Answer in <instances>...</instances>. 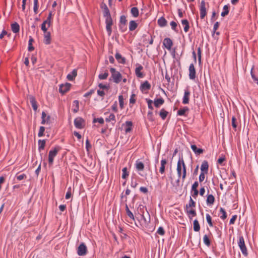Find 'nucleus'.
Wrapping results in <instances>:
<instances>
[{
  "label": "nucleus",
  "instance_id": "19",
  "mask_svg": "<svg viewBox=\"0 0 258 258\" xmlns=\"http://www.w3.org/2000/svg\"><path fill=\"white\" fill-rule=\"evenodd\" d=\"M166 163H167V161L166 159H163L161 160V166H160V168L159 169V172L161 174H164L165 172V165L166 164Z\"/></svg>",
  "mask_w": 258,
  "mask_h": 258
},
{
  "label": "nucleus",
  "instance_id": "7",
  "mask_svg": "<svg viewBox=\"0 0 258 258\" xmlns=\"http://www.w3.org/2000/svg\"><path fill=\"white\" fill-rule=\"evenodd\" d=\"M75 127L79 129H82L84 126V120L81 117H77L74 120Z\"/></svg>",
  "mask_w": 258,
  "mask_h": 258
},
{
  "label": "nucleus",
  "instance_id": "57",
  "mask_svg": "<svg viewBox=\"0 0 258 258\" xmlns=\"http://www.w3.org/2000/svg\"><path fill=\"white\" fill-rule=\"evenodd\" d=\"M135 95L133 94L130 99V104H134L136 102V100L135 99Z\"/></svg>",
  "mask_w": 258,
  "mask_h": 258
},
{
  "label": "nucleus",
  "instance_id": "52",
  "mask_svg": "<svg viewBox=\"0 0 258 258\" xmlns=\"http://www.w3.org/2000/svg\"><path fill=\"white\" fill-rule=\"evenodd\" d=\"M187 213L189 215H191L193 216H195L196 215V212L194 209L188 210L187 209Z\"/></svg>",
  "mask_w": 258,
  "mask_h": 258
},
{
  "label": "nucleus",
  "instance_id": "48",
  "mask_svg": "<svg viewBox=\"0 0 258 258\" xmlns=\"http://www.w3.org/2000/svg\"><path fill=\"white\" fill-rule=\"evenodd\" d=\"M196 206V203L194 201V200L192 199V198L190 197L189 200V202L188 205H186V208L187 209L188 207H195Z\"/></svg>",
  "mask_w": 258,
  "mask_h": 258
},
{
  "label": "nucleus",
  "instance_id": "61",
  "mask_svg": "<svg viewBox=\"0 0 258 258\" xmlns=\"http://www.w3.org/2000/svg\"><path fill=\"white\" fill-rule=\"evenodd\" d=\"M120 22L121 24L125 25L126 23V18L124 16H121L120 17Z\"/></svg>",
  "mask_w": 258,
  "mask_h": 258
},
{
  "label": "nucleus",
  "instance_id": "2",
  "mask_svg": "<svg viewBox=\"0 0 258 258\" xmlns=\"http://www.w3.org/2000/svg\"><path fill=\"white\" fill-rule=\"evenodd\" d=\"M176 170L178 177H181L182 180L184 181L186 175V170L185 164L182 157L179 158Z\"/></svg>",
  "mask_w": 258,
  "mask_h": 258
},
{
  "label": "nucleus",
  "instance_id": "51",
  "mask_svg": "<svg viewBox=\"0 0 258 258\" xmlns=\"http://www.w3.org/2000/svg\"><path fill=\"white\" fill-rule=\"evenodd\" d=\"M251 76L253 81L258 85V78L252 73V69L251 70Z\"/></svg>",
  "mask_w": 258,
  "mask_h": 258
},
{
  "label": "nucleus",
  "instance_id": "25",
  "mask_svg": "<svg viewBox=\"0 0 258 258\" xmlns=\"http://www.w3.org/2000/svg\"><path fill=\"white\" fill-rule=\"evenodd\" d=\"M79 109V102L78 100H75L73 102L72 110L74 113H76Z\"/></svg>",
  "mask_w": 258,
  "mask_h": 258
},
{
  "label": "nucleus",
  "instance_id": "26",
  "mask_svg": "<svg viewBox=\"0 0 258 258\" xmlns=\"http://www.w3.org/2000/svg\"><path fill=\"white\" fill-rule=\"evenodd\" d=\"M105 121L106 122L113 121L112 123V124H114L115 122V117L114 114L113 113L110 114L108 117L105 118Z\"/></svg>",
  "mask_w": 258,
  "mask_h": 258
},
{
  "label": "nucleus",
  "instance_id": "59",
  "mask_svg": "<svg viewBox=\"0 0 258 258\" xmlns=\"http://www.w3.org/2000/svg\"><path fill=\"white\" fill-rule=\"evenodd\" d=\"M232 125L233 128H236L237 127V124L236 123V118L233 116L232 118Z\"/></svg>",
  "mask_w": 258,
  "mask_h": 258
},
{
  "label": "nucleus",
  "instance_id": "22",
  "mask_svg": "<svg viewBox=\"0 0 258 258\" xmlns=\"http://www.w3.org/2000/svg\"><path fill=\"white\" fill-rule=\"evenodd\" d=\"M208 167L209 165L208 162L206 161H203L201 166L202 172H205V173H207L208 170Z\"/></svg>",
  "mask_w": 258,
  "mask_h": 258
},
{
  "label": "nucleus",
  "instance_id": "55",
  "mask_svg": "<svg viewBox=\"0 0 258 258\" xmlns=\"http://www.w3.org/2000/svg\"><path fill=\"white\" fill-rule=\"evenodd\" d=\"M112 110L114 112L117 111V101L114 102L113 104L111 106Z\"/></svg>",
  "mask_w": 258,
  "mask_h": 258
},
{
  "label": "nucleus",
  "instance_id": "49",
  "mask_svg": "<svg viewBox=\"0 0 258 258\" xmlns=\"http://www.w3.org/2000/svg\"><path fill=\"white\" fill-rule=\"evenodd\" d=\"M16 177L17 178V179L18 180H22L26 178L27 176L25 174H22L21 175H16Z\"/></svg>",
  "mask_w": 258,
  "mask_h": 258
},
{
  "label": "nucleus",
  "instance_id": "10",
  "mask_svg": "<svg viewBox=\"0 0 258 258\" xmlns=\"http://www.w3.org/2000/svg\"><path fill=\"white\" fill-rule=\"evenodd\" d=\"M189 78L190 80H194L196 78V70L193 63L189 65Z\"/></svg>",
  "mask_w": 258,
  "mask_h": 258
},
{
  "label": "nucleus",
  "instance_id": "32",
  "mask_svg": "<svg viewBox=\"0 0 258 258\" xmlns=\"http://www.w3.org/2000/svg\"><path fill=\"white\" fill-rule=\"evenodd\" d=\"M131 13L132 16L135 18H137L139 16V10L137 7L132 8Z\"/></svg>",
  "mask_w": 258,
  "mask_h": 258
},
{
  "label": "nucleus",
  "instance_id": "56",
  "mask_svg": "<svg viewBox=\"0 0 258 258\" xmlns=\"http://www.w3.org/2000/svg\"><path fill=\"white\" fill-rule=\"evenodd\" d=\"M98 87L100 88V89H108V88H109V86L107 85H105V84H103L102 83H100L98 85Z\"/></svg>",
  "mask_w": 258,
  "mask_h": 258
},
{
  "label": "nucleus",
  "instance_id": "41",
  "mask_svg": "<svg viewBox=\"0 0 258 258\" xmlns=\"http://www.w3.org/2000/svg\"><path fill=\"white\" fill-rule=\"evenodd\" d=\"M122 176L121 177L123 179H125L128 176V172L127 171V168L124 167L122 169Z\"/></svg>",
  "mask_w": 258,
  "mask_h": 258
},
{
  "label": "nucleus",
  "instance_id": "21",
  "mask_svg": "<svg viewBox=\"0 0 258 258\" xmlns=\"http://www.w3.org/2000/svg\"><path fill=\"white\" fill-rule=\"evenodd\" d=\"M30 102L34 110L36 111L37 109V105L35 98L33 96L30 97Z\"/></svg>",
  "mask_w": 258,
  "mask_h": 258
},
{
  "label": "nucleus",
  "instance_id": "13",
  "mask_svg": "<svg viewBox=\"0 0 258 258\" xmlns=\"http://www.w3.org/2000/svg\"><path fill=\"white\" fill-rule=\"evenodd\" d=\"M135 167L138 171H142L144 169V164L142 162L138 160L136 162Z\"/></svg>",
  "mask_w": 258,
  "mask_h": 258
},
{
  "label": "nucleus",
  "instance_id": "50",
  "mask_svg": "<svg viewBox=\"0 0 258 258\" xmlns=\"http://www.w3.org/2000/svg\"><path fill=\"white\" fill-rule=\"evenodd\" d=\"M157 233L160 235H163L165 234V231L163 227H159L157 231Z\"/></svg>",
  "mask_w": 258,
  "mask_h": 258
},
{
  "label": "nucleus",
  "instance_id": "47",
  "mask_svg": "<svg viewBox=\"0 0 258 258\" xmlns=\"http://www.w3.org/2000/svg\"><path fill=\"white\" fill-rule=\"evenodd\" d=\"M44 131H45V127L44 126H40V128H39V132H38V136L39 137H42L43 136V135H44Z\"/></svg>",
  "mask_w": 258,
  "mask_h": 258
},
{
  "label": "nucleus",
  "instance_id": "12",
  "mask_svg": "<svg viewBox=\"0 0 258 258\" xmlns=\"http://www.w3.org/2000/svg\"><path fill=\"white\" fill-rule=\"evenodd\" d=\"M190 92L188 89L184 90V95L182 99V103L184 104H187L189 103Z\"/></svg>",
  "mask_w": 258,
  "mask_h": 258
},
{
  "label": "nucleus",
  "instance_id": "20",
  "mask_svg": "<svg viewBox=\"0 0 258 258\" xmlns=\"http://www.w3.org/2000/svg\"><path fill=\"white\" fill-rule=\"evenodd\" d=\"M157 22L159 26L161 27H164L167 25V21L163 17H160Z\"/></svg>",
  "mask_w": 258,
  "mask_h": 258
},
{
  "label": "nucleus",
  "instance_id": "54",
  "mask_svg": "<svg viewBox=\"0 0 258 258\" xmlns=\"http://www.w3.org/2000/svg\"><path fill=\"white\" fill-rule=\"evenodd\" d=\"M71 187H69V189H68V190L67 191V192L66 193V199H69L71 197Z\"/></svg>",
  "mask_w": 258,
  "mask_h": 258
},
{
  "label": "nucleus",
  "instance_id": "11",
  "mask_svg": "<svg viewBox=\"0 0 258 258\" xmlns=\"http://www.w3.org/2000/svg\"><path fill=\"white\" fill-rule=\"evenodd\" d=\"M163 45L168 50H170L173 45V42L169 38H165L163 40Z\"/></svg>",
  "mask_w": 258,
  "mask_h": 258
},
{
  "label": "nucleus",
  "instance_id": "33",
  "mask_svg": "<svg viewBox=\"0 0 258 258\" xmlns=\"http://www.w3.org/2000/svg\"><path fill=\"white\" fill-rule=\"evenodd\" d=\"M151 85L148 81H145L141 85V89L142 90H148L150 89Z\"/></svg>",
  "mask_w": 258,
  "mask_h": 258
},
{
  "label": "nucleus",
  "instance_id": "14",
  "mask_svg": "<svg viewBox=\"0 0 258 258\" xmlns=\"http://www.w3.org/2000/svg\"><path fill=\"white\" fill-rule=\"evenodd\" d=\"M44 43L45 44H49L51 43L50 33L49 32H44Z\"/></svg>",
  "mask_w": 258,
  "mask_h": 258
},
{
  "label": "nucleus",
  "instance_id": "36",
  "mask_svg": "<svg viewBox=\"0 0 258 258\" xmlns=\"http://www.w3.org/2000/svg\"><path fill=\"white\" fill-rule=\"evenodd\" d=\"M193 224H194V231L196 232L199 231V230L200 229V226L198 221L197 219H196L194 221Z\"/></svg>",
  "mask_w": 258,
  "mask_h": 258
},
{
  "label": "nucleus",
  "instance_id": "18",
  "mask_svg": "<svg viewBox=\"0 0 258 258\" xmlns=\"http://www.w3.org/2000/svg\"><path fill=\"white\" fill-rule=\"evenodd\" d=\"M191 148L193 152L196 155H200L203 152V150L200 148H198L195 145H191Z\"/></svg>",
  "mask_w": 258,
  "mask_h": 258
},
{
  "label": "nucleus",
  "instance_id": "4",
  "mask_svg": "<svg viewBox=\"0 0 258 258\" xmlns=\"http://www.w3.org/2000/svg\"><path fill=\"white\" fill-rule=\"evenodd\" d=\"M60 148L56 147L49 152L48 155V163L49 165H52L53 163L54 157L57 155Z\"/></svg>",
  "mask_w": 258,
  "mask_h": 258
},
{
  "label": "nucleus",
  "instance_id": "63",
  "mask_svg": "<svg viewBox=\"0 0 258 258\" xmlns=\"http://www.w3.org/2000/svg\"><path fill=\"white\" fill-rule=\"evenodd\" d=\"M137 185H138L137 181L136 180H134L132 179V181H131V186L133 188H135L137 187Z\"/></svg>",
  "mask_w": 258,
  "mask_h": 258
},
{
  "label": "nucleus",
  "instance_id": "24",
  "mask_svg": "<svg viewBox=\"0 0 258 258\" xmlns=\"http://www.w3.org/2000/svg\"><path fill=\"white\" fill-rule=\"evenodd\" d=\"M138 27V24L135 21L132 20L129 23V30L130 31H134Z\"/></svg>",
  "mask_w": 258,
  "mask_h": 258
},
{
  "label": "nucleus",
  "instance_id": "37",
  "mask_svg": "<svg viewBox=\"0 0 258 258\" xmlns=\"http://www.w3.org/2000/svg\"><path fill=\"white\" fill-rule=\"evenodd\" d=\"M229 13V7L228 5H225L223 7V11L221 13V16L225 17Z\"/></svg>",
  "mask_w": 258,
  "mask_h": 258
},
{
  "label": "nucleus",
  "instance_id": "9",
  "mask_svg": "<svg viewBox=\"0 0 258 258\" xmlns=\"http://www.w3.org/2000/svg\"><path fill=\"white\" fill-rule=\"evenodd\" d=\"M87 247L83 243H81L77 249V253L80 256H84L86 254Z\"/></svg>",
  "mask_w": 258,
  "mask_h": 258
},
{
  "label": "nucleus",
  "instance_id": "64",
  "mask_svg": "<svg viewBox=\"0 0 258 258\" xmlns=\"http://www.w3.org/2000/svg\"><path fill=\"white\" fill-rule=\"evenodd\" d=\"M140 190L141 192H143L144 194H146L148 192V189L146 187L142 186L140 188Z\"/></svg>",
  "mask_w": 258,
  "mask_h": 258
},
{
  "label": "nucleus",
  "instance_id": "60",
  "mask_svg": "<svg viewBox=\"0 0 258 258\" xmlns=\"http://www.w3.org/2000/svg\"><path fill=\"white\" fill-rule=\"evenodd\" d=\"M237 218V216L236 215H233L232 218L230 219V221H229V224H233L236 220Z\"/></svg>",
  "mask_w": 258,
  "mask_h": 258
},
{
  "label": "nucleus",
  "instance_id": "58",
  "mask_svg": "<svg viewBox=\"0 0 258 258\" xmlns=\"http://www.w3.org/2000/svg\"><path fill=\"white\" fill-rule=\"evenodd\" d=\"M199 183L198 181H195L194 184L192 185L191 186V190H195L196 189H197V187H198Z\"/></svg>",
  "mask_w": 258,
  "mask_h": 258
},
{
  "label": "nucleus",
  "instance_id": "42",
  "mask_svg": "<svg viewBox=\"0 0 258 258\" xmlns=\"http://www.w3.org/2000/svg\"><path fill=\"white\" fill-rule=\"evenodd\" d=\"M123 99H124L122 95H119L118 96L119 104L121 109H122L124 107Z\"/></svg>",
  "mask_w": 258,
  "mask_h": 258
},
{
  "label": "nucleus",
  "instance_id": "38",
  "mask_svg": "<svg viewBox=\"0 0 258 258\" xmlns=\"http://www.w3.org/2000/svg\"><path fill=\"white\" fill-rule=\"evenodd\" d=\"M125 211H126L127 216L130 218H131L132 219L134 220V216L133 213L130 210L127 205H126V206H125Z\"/></svg>",
  "mask_w": 258,
  "mask_h": 258
},
{
  "label": "nucleus",
  "instance_id": "3",
  "mask_svg": "<svg viewBox=\"0 0 258 258\" xmlns=\"http://www.w3.org/2000/svg\"><path fill=\"white\" fill-rule=\"evenodd\" d=\"M110 71L111 74V78L113 82L116 84L119 83L122 80V76L121 74L113 68H111Z\"/></svg>",
  "mask_w": 258,
  "mask_h": 258
},
{
  "label": "nucleus",
  "instance_id": "53",
  "mask_svg": "<svg viewBox=\"0 0 258 258\" xmlns=\"http://www.w3.org/2000/svg\"><path fill=\"white\" fill-rule=\"evenodd\" d=\"M46 25L47 24H45L44 22L41 25V29L44 32V33L47 32V28H48L47 26L46 27Z\"/></svg>",
  "mask_w": 258,
  "mask_h": 258
},
{
  "label": "nucleus",
  "instance_id": "39",
  "mask_svg": "<svg viewBox=\"0 0 258 258\" xmlns=\"http://www.w3.org/2000/svg\"><path fill=\"white\" fill-rule=\"evenodd\" d=\"M220 212L222 214L220 216V218L222 220H224L227 217V214L225 210L223 208H220Z\"/></svg>",
  "mask_w": 258,
  "mask_h": 258
},
{
  "label": "nucleus",
  "instance_id": "34",
  "mask_svg": "<svg viewBox=\"0 0 258 258\" xmlns=\"http://www.w3.org/2000/svg\"><path fill=\"white\" fill-rule=\"evenodd\" d=\"M207 204L212 205L215 201V198L212 195H209L207 198Z\"/></svg>",
  "mask_w": 258,
  "mask_h": 258
},
{
  "label": "nucleus",
  "instance_id": "23",
  "mask_svg": "<svg viewBox=\"0 0 258 258\" xmlns=\"http://www.w3.org/2000/svg\"><path fill=\"white\" fill-rule=\"evenodd\" d=\"M11 29L14 33H17L20 31V26L17 23L15 22L11 25Z\"/></svg>",
  "mask_w": 258,
  "mask_h": 258
},
{
  "label": "nucleus",
  "instance_id": "40",
  "mask_svg": "<svg viewBox=\"0 0 258 258\" xmlns=\"http://www.w3.org/2000/svg\"><path fill=\"white\" fill-rule=\"evenodd\" d=\"M203 241L205 245L209 246L211 244L210 240L207 235H205L203 237Z\"/></svg>",
  "mask_w": 258,
  "mask_h": 258
},
{
  "label": "nucleus",
  "instance_id": "31",
  "mask_svg": "<svg viewBox=\"0 0 258 258\" xmlns=\"http://www.w3.org/2000/svg\"><path fill=\"white\" fill-rule=\"evenodd\" d=\"M45 145V141L44 140H39L38 141V150L39 151L43 150Z\"/></svg>",
  "mask_w": 258,
  "mask_h": 258
},
{
  "label": "nucleus",
  "instance_id": "5",
  "mask_svg": "<svg viewBox=\"0 0 258 258\" xmlns=\"http://www.w3.org/2000/svg\"><path fill=\"white\" fill-rule=\"evenodd\" d=\"M238 244L242 253L244 255L246 256L247 255V249L245 245L244 238L242 236L239 237Z\"/></svg>",
  "mask_w": 258,
  "mask_h": 258
},
{
  "label": "nucleus",
  "instance_id": "16",
  "mask_svg": "<svg viewBox=\"0 0 258 258\" xmlns=\"http://www.w3.org/2000/svg\"><path fill=\"white\" fill-rule=\"evenodd\" d=\"M77 75V71L76 70L74 69L72 71V72L71 73H69L67 75V78L69 81H73Z\"/></svg>",
  "mask_w": 258,
  "mask_h": 258
},
{
  "label": "nucleus",
  "instance_id": "28",
  "mask_svg": "<svg viewBox=\"0 0 258 258\" xmlns=\"http://www.w3.org/2000/svg\"><path fill=\"white\" fill-rule=\"evenodd\" d=\"M115 57L119 63H124L125 62V58L122 57L121 55L119 53H116L115 55Z\"/></svg>",
  "mask_w": 258,
  "mask_h": 258
},
{
  "label": "nucleus",
  "instance_id": "45",
  "mask_svg": "<svg viewBox=\"0 0 258 258\" xmlns=\"http://www.w3.org/2000/svg\"><path fill=\"white\" fill-rule=\"evenodd\" d=\"M170 25L171 27V29L174 30L175 32H177V30L176 29L177 27V23L174 21H171L170 23Z\"/></svg>",
  "mask_w": 258,
  "mask_h": 258
},
{
  "label": "nucleus",
  "instance_id": "15",
  "mask_svg": "<svg viewBox=\"0 0 258 258\" xmlns=\"http://www.w3.org/2000/svg\"><path fill=\"white\" fill-rule=\"evenodd\" d=\"M124 125L125 126L124 131L126 134L130 133L132 130L133 123L131 121H126Z\"/></svg>",
  "mask_w": 258,
  "mask_h": 258
},
{
  "label": "nucleus",
  "instance_id": "35",
  "mask_svg": "<svg viewBox=\"0 0 258 258\" xmlns=\"http://www.w3.org/2000/svg\"><path fill=\"white\" fill-rule=\"evenodd\" d=\"M188 110V108L187 107H184L182 109H180L177 111V114L179 116L184 115L186 112Z\"/></svg>",
  "mask_w": 258,
  "mask_h": 258
},
{
  "label": "nucleus",
  "instance_id": "29",
  "mask_svg": "<svg viewBox=\"0 0 258 258\" xmlns=\"http://www.w3.org/2000/svg\"><path fill=\"white\" fill-rule=\"evenodd\" d=\"M108 75L109 74L107 71H105L104 72H101L98 76V78L100 80H105L107 79Z\"/></svg>",
  "mask_w": 258,
  "mask_h": 258
},
{
  "label": "nucleus",
  "instance_id": "8",
  "mask_svg": "<svg viewBox=\"0 0 258 258\" xmlns=\"http://www.w3.org/2000/svg\"><path fill=\"white\" fill-rule=\"evenodd\" d=\"M71 86V84L69 83L61 84L59 86V92L62 94H64L70 89Z\"/></svg>",
  "mask_w": 258,
  "mask_h": 258
},
{
  "label": "nucleus",
  "instance_id": "17",
  "mask_svg": "<svg viewBox=\"0 0 258 258\" xmlns=\"http://www.w3.org/2000/svg\"><path fill=\"white\" fill-rule=\"evenodd\" d=\"M143 68L142 66L139 65L138 67L136 68L135 70V73L136 76L140 78H142L143 77V74L141 72V71L143 70Z\"/></svg>",
  "mask_w": 258,
  "mask_h": 258
},
{
  "label": "nucleus",
  "instance_id": "27",
  "mask_svg": "<svg viewBox=\"0 0 258 258\" xmlns=\"http://www.w3.org/2000/svg\"><path fill=\"white\" fill-rule=\"evenodd\" d=\"M181 24L184 26V31L185 32H187L189 30V23L187 20H182L181 21Z\"/></svg>",
  "mask_w": 258,
  "mask_h": 258
},
{
  "label": "nucleus",
  "instance_id": "30",
  "mask_svg": "<svg viewBox=\"0 0 258 258\" xmlns=\"http://www.w3.org/2000/svg\"><path fill=\"white\" fill-rule=\"evenodd\" d=\"M164 100L163 99L160 98H158L157 99H155L154 100V105L156 107H159L160 106H161V105H162L163 103H164Z\"/></svg>",
  "mask_w": 258,
  "mask_h": 258
},
{
  "label": "nucleus",
  "instance_id": "6",
  "mask_svg": "<svg viewBox=\"0 0 258 258\" xmlns=\"http://www.w3.org/2000/svg\"><path fill=\"white\" fill-rule=\"evenodd\" d=\"M206 5V4L205 1H202L200 6V17L201 19H204L207 14Z\"/></svg>",
  "mask_w": 258,
  "mask_h": 258
},
{
  "label": "nucleus",
  "instance_id": "44",
  "mask_svg": "<svg viewBox=\"0 0 258 258\" xmlns=\"http://www.w3.org/2000/svg\"><path fill=\"white\" fill-rule=\"evenodd\" d=\"M167 115V112L164 109H162L160 112V116L163 119H165Z\"/></svg>",
  "mask_w": 258,
  "mask_h": 258
},
{
  "label": "nucleus",
  "instance_id": "46",
  "mask_svg": "<svg viewBox=\"0 0 258 258\" xmlns=\"http://www.w3.org/2000/svg\"><path fill=\"white\" fill-rule=\"evenodd\" d=\"M97 122H99L100 124H103L104 123V120L102 117L95 118L93 120V122L95 123Z\"/></svg>",
  "mask_w": 258,
  "mask_h": 258
},
{
  "label": "nucleus",
  "instance_id": "43",
  "mask_svg": "<svg viewBox=\"0 0 258 258\" xmlns=\"http://www.w3.org/2000/svg\"><path fill=\"white\" fill-rule=\"evenodd\" d=\"M206 220H207V221L210 227H212L213 226V223L212 222V218L210 216V215L209 214H207L206 215Z\"/></svg>",
  "mask_w": 258,
  "mask_h": 258
},
{
  "label": "nucleus",
  "instance_id": "62",
  "mask_svg": "<svg viewBox=\"0 0 258 258\" xmlns=\"http://www.w3.org/2000/svg\"><path fill=\"white\" fill-rule=\"evenodd\" d=\"M205 178V173L204 172H201L199 176V181L202 182L204 181Z\"/></svg>",
  "mask_w": 258,
  "mask_h": 258
},
{
  "label": "nucleus",
  "instance_id": "1",
  "mask_svg": "<svg viewBox=\"0 0 258 258\" xmlns=\"http://www.w3.org/2000/svg\"><path fill=\"white\" fill-rule=\"evenodd\" d=\"M103 16L105 17L106 29L109 36L112 33L111 26L112 25V19L111 18L109 10L105 4L102 5Z\"/></svg>",
  "mask_w": 258,
  "mask_h": 258
}]
</instances>
